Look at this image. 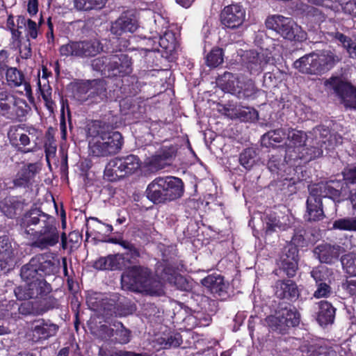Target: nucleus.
<instances>
[{"instance_id": "nucleus-1", "label": "nucleus", "mask_w": 356, "mask_h": 356, "mask_svg": "<svg viewBox=\"0 0 356 356\" xmlns=\"http://www.w3.org/2000/svg\"><path fill=\"white\" fill-rule=\"evenodd\" d=\"M20 225L26 234L33 236V248L43 250L56 245L59 241L55 218L39 209H31L25 213Z\"/></svg>"}, {"instance_id": "nucleus-2", "label": "nucleus", "mask_w": 356, "mask_h": 356, "mask_svg": "<svg viewBox=\"0 0 356 356\" xmlns=\"http://www.w3.org/2000/svg\"><path fill=\"white\" fill-rule=\"evenodd\" d=\"M121 282L124 286L135 291L155 296L163 293L161 280L154 277L151 270L143 266H134L129 268L122 274Z\"/></svg>"}, {"instance_id": "nucleus-3", "label": "nucleus", "mask_w": 356, "mask_h": 356, "mask_svg": "<svg viewBox=\"0 0 356 356\" xmlns=\"http://www.w3.org/2000/svg\"><path fill=\"white\" fill-rule=\"evenodd\" d=\"M184 194V183L175 177H159L145 190L147 198L155 204H165L180 198Z\"/></svg>"}, {"instance_id": "nucleus-4", "label": "nucleus", "mask_w": 356, "mask_h": 356, "mask_svg": "<svg viewBox=\"0 0 356 356\" xmlns=\"http://www.w3.org/2000/svg\"><path fill=\"white\" fill-rule=\"evenodd\" d=\"M219 81L225 90L238 99H254L259 91L254 81L243 74L225 72L219 79Z\"/></svg>"}, {"instance_id": "nucleus-5", "label": "nucleus", "mask_w": 356, "mask_h": 356, "mask_svg": "<svg viewBox=\"0 0 356 356\" xmlns=\"http://www.w3.org/2000/svg\"><path fill=\"white\" fill-rule=\"evenodd\" d=\"M123 138L118 131L105 133L97 131L89 143L90 153L94 156H107L118 153L122 148Z\"/></svg>"}, {"instance_id": "nucleus-6", "label": "nucleus", "mask_w": 356, "mask_h": 356, "mask_svg": "<svg viewBox=\"0 0 356 356\" xmlns=\"http://www.w3.org/2000/svg\"><path fill=\"white\" fill-rule=\"evenodd\" d=\"M334 56L330 51L321 55L314 53L306 54L293 63V67L301 73L318 74L332 68Z\"/></svg>"}, {"instance_id": "nucleus-7", "label": "nucleus", "mask_w": 356, "mask_h": 356, "mask_svg": "<svg viewBox=\"0 0 356 356\" xmlns=\"http://www.w3.org/2000/svg\"><path fill=\"white\" fill-rule=\"evenodd\" d=\"M266 26L289 40L301 41L305 39L306 33L301 27L291 18L282 15H272L266 20Z\"/></svg>"}, {"instance_id": "nucleus-8", "label": "nucleus", "mask_w": 356, "mask_h": 356, "mask_svg": "<svg viewBox=\"0 0 356 356\" xmlns=\"http://www.w3.org/2000/svg\"><path fill=\"white\" fill-rule=\"evenodd\" d=\"M103 50L101 42L97 39H88L79 41H70L59 49L62 56L89 58L98 54Z\"/></svg>"}, {"instance_id": "nucleus-9", "label": "nucleus", "mask_w": 356, "mask_h": 356, "mask_svg": "<svg viewBox=\"0 0 356 356\" xmlns=\"http://www.w3.org/2000/svg\"><path fill=\"white\" fill-rule=\"evenodd\" d=\"M26 101L7 91H0V116L10 120H21L27 113Z\"/></svg>"}, {"instance_id": "nucleus-10", "label": "nucleus", "mask_w": 356, "mask_h": 356, "mask_svg": "<svg viewBox=\"0 0 356 356\" xmlns=\"http://www.w3.org/2000/svg\"><path fill=\"white\" fill-rule=\"evenodd\" d=\"M241 61L243 66L250 74L259 75L273 62V56L267 49H261L260 51L251 49L243 53Z\"/></svg>"}, {"instance_id": "nucleus-11", "label": "nucleus", "mask_w": 356, "mask_h": 356, "mask_svg": "<svg viewBox=\"0 0 356 356\" xmlns=\"http://www.w3.org/2000/svg\"><path fill=\"white\" fill-rule=\"evenodd\" d=\"M37 129L33 127H25L24 125H13L9 128L8 138L10 144L18 150H22L31 145V141L35 145Z\"/></svg>"}, {"instance_id": "nucleus-12", "label": "nucleus", "mask_w": 356, "mask_h": 356, "mask_svg": "<svg viewBox=\"0 0 356 356\" xmlns=\"http://www.w3.org/2000/svg\"><path fill=\"white\" fill-rule=\"evenodd\" d=\"M298 250L297 247L292 244L285 246L277 259V264L280 271H283L289 277H293L298 269ZM275 273L279 275L278 270Z\"/></svg>"}, {"instance_id": "nucleus-13", "label": "nucleus", "mask_w": 356, "mask_h": 356, "mask_svg": "<svg viewBox=\"0 0 356 356\" xmlns=\"http://www.w3.org/2000/svg\"><path fill=\"white\" fill-rule=\"evenodd\" d=\"M275 330L280 332L285 330L286 327L297 326L300 323V314L294 307H282L276 312V315L268 318Z\"/></svg>"}, {"instance_id": "nucleus-14", "label": "nucleus", "mask_w": 356, "mask_h": 356, "mask_svg": "<svg viewBox=\"0 0 356 356\" xmlns=\"http://www.w3.org/2000/svg\"><path fill=\"white\" fill-rule=\"evenodd\" d=\"M138 28L136 12L128 10L123 12L121 15L112 23L111 32L113 35L120 36L125 33H134Z\"/></svg>"}, {"instance_id": "nucleus-15", "label": "nucleus", "mask_w": 356, "mask_h": 356, "mask_svg": "<svg viewBox=\"0 0 356 356\" xmlns=\"http://www.w3.org/2000/svg\"><path fill=\"white\" fill-rule=\"evenodd\" d=\"M245 17V9L238 4L225 6L220 13L221 23L229 29H236L243 23Z\"/></svg>"}, {"instance_id": "nucleus-16", "label": "nucleus", "mask_w": 356, "mask_h": 356, "mask_svg": "<svg viewBox=\"0 0 356 356\" xmlns=\"http://www.w3.org/2000/svg\"><path fill=\"white\" fill-rule=\"evenodd\" d=\"M106 65L108 76H124L131 72V61L126 54H113L108 56Z\"/></svg>"}, {"instance_id": "nucleus-17", "label": "nucleus", "mask_w": 356, "mask_h": 356, "mask_svg": "<svg viewBox=\"0 0 356 356\" xmlns=\"http://www.w3.org/2000/svg\"><path fill=\"white\" fill-rule=\"evenodd\" d=\"M283 148L279 152L272 153L267 163V168L272 173H275L281 177H284L285 179H289L295 183L296 181L295 177H289L287 176L292 170H295V169H291V167H288L284 161V159H283Z\"/></svg>"}, {"instance_id": "nucleus-18", "label": "nucleus", "mask_w": 356, "mask_h": 356, "mask_svg": "<svg viewBox=\"0 0 356 356\" xmlns=\"http://www.w3.org/2000/svg\"><path fill=\"white\" fill-rule=\"evenodd\" d=\"M14 249L8 236H0V270H10L14 264Z\"/></svg>"}, {"instance_id": "nucleus-19", "label": "nucleus", "mask_w": 356, "mask_h": 356, "mask_svg": "<svg viewBox=\"0 0 356 356\" xmlns=\"http://www.w3.org/2000/svg\"><path fill=\"white\" fill-rule=\"evenodd\" d=\"M335 95H338L346 106L354 108L356 101V88L350 82L343 81L335 76Z\"/></svg>"}, {"instance_id": "nucleus-20", "label": "nucleus", "mask_w": 356, "mask_h": 356, "mask_svg": "<svg viewBox=\"0 0 356 356\" xmlns=\"http://www.w3.org/2000/svg\"><path fill=\"white\" fill-rule=\"evenodd\" d=\"M58 327L49 321H45L43 319L39 320L32 329V340L38 341L42 339H47L56 334Z\"/></svg>"}, {"instance_id": "nucleus-21", "label": "nucleus", "mask_w": 356, "mask_h": 356, "mask_svg": "<svg viewBox=\"0 0 356 356\" xmlns=\"http://www.w3.org/2000/svg\"><path fill=\"white\" fill-rule=\"evenodd\" d=\"M201 283L209 291L216 296H221L227 293L228 284L220 275L213 274L202 280Z\"/></svg>"}, {"instance_id": "nucleus-22", "label": "nucleus", "mask_w": 356, "mask_h": 356, "mask_svg": "<svg viewBox=\"0 0 356 356\" xmlns=\"http://www.w3.org/2000/svg\"><path fill=\"white\" fill-rule=\"evenodd\" d=\"M175 155L173 147H163L157 151L149 161V165L158 170L170 165L172 156Z\"/></svg>"}, {"instance_id": "nucleus-23", "label": "nucleus", "mask_w": 356, "mask_h": 356, "mask_svg": "<svg viewBox=\"0 0 356 356\" xmlns=\"http://www.w3.org/2000/svg\"><path fill=\"white\" fill-rule=\"evenodd\" d=\"M275 296L280 299H296L299 296L297 285L290 280H279L275 284Z\"/></svg>"}, {"instance_id": "nucleus-24", "label": "nucleus", "mask_w": 356, "mask_h": 356, "mask_svg": "<svg viewBox=\"0 0 356 356\" xmlns=\"http://www.w3.org/2000/svg\"><path fill=\"white\" fill-rule=\"evenodd\" d=\"M348 200L356 213V190L350 191L347 183L335 179V202Z\"/></svg>"}, {"instance_id": "nucleus-25", "label": "nucleus", "mask_w": 356, "mask_h": 356, "mask_svg": "<svg viewBox=\"0 0 356 356\" xmlns=\"http://www.w3.org/2000/svg\"><path fill=\"white\" fill-rule=\"evenodd\" d=\"M333 184V181L310 184L308 186L309 197H313L316 200L320 201H321L322 197L332 199L334 195Z\"/></svg>"}, {"instance_id": "nucleus-26", "label": "nucleus", "mask_w": 356, "mask_h": 356, "mask_svg": "<svg viewBox=\"0 0 356 356\" xmlns=\"http://www.w3.org/2000/svg\"><path fill=\"white\" fill-rule=\"evenodd\" d=\"M54 305V299L48 298L35 302V304L32 305L31 309H28L27 308L29 307V303L22 304L19 307V311L23 314H33L35 315H42L47 311L52 309Z\"/></svg>"}, {"instance_id": "nucleus-27", "label": "nucleus", "mask_w": 356, "mask_h": 356, "mask_svg": "<svg viewBox=\"0 0 356 356\" xmlns=\"http://www.w3.org/2000/svg\"><path fill=\"white\" fill-rule=\"evenodd\" d=\"M113 326L115 329L102 325V330L106 332L108 337H114V340L117 343L120 344L129 343L131 338L130 331L126 329L120 322L115 323Z\"/></svg>"}, {"instance_id": "nucleus-28", "label": "nucleus", "mask_w": 356, "mask_h": 356, "mask_svg": "<svg viewBox=\"0 0 356 356\" xmlns=\"http://www.w3.org/2000/svg\"><path fill=\"white\" fill-rule=\"evenodd\" d=\"M124 177L133 175L140 168L139 158L134 154L115 158Z\"/></svg>"}, {"instance_id": "nucleus-29", "label": "nucleus", "mask_w": 356, "mask_h": 356, "mask_svg": "<svg viewBox=\"0 0 356 356\" xmlns=\"http://www.w3.org/2000/svg\"><path fill=\"white\" fill-rule=\"evenodd\" d=\"M6 80L11 87L23 86L26 95L31 94V87L26 81L24 74L16 67H10L6 71Z\"/></svg>"}, {"instance_id": "nucleus-30", "label": "nucleus", "mask_w": 356, "mask_h": 356, "mask_svg": "<svg viewBox=\"0 0 356 356\" xmlns=\"http://www.w3.org/2000/svg\"><path fill=\"white\" fill-rule=\"evenodd\" d=\"M38 260L40 277L44 275H54L58 270L59 261L49 259V256L44 254H40L35 256Z\"/></svg>"}, {"instance_id": "nucleus-31", "label": "nucleus", "mask_w": 356, "mask_h": 356, "mask_svg": "<svg viewBox=\"0 0 356 356\" xmlns=\"http://www.w3.org/2000/svg\"><path fill=\"white\" fill-rule=\"evenodd\" d=\"M286 138V148H289V155L291 156L293 148H298V150L305 145L307 135L301 131L288 129Z\"/></svg>"}, {"instance_id": "nucleus-32", "label": "nucleus", "mask_w": 356, "mask_h": 356, "mask_svg": "<svg viewBox=\"0 0 356 356\" xmlns=\"http://www.w3.org/2000/svg\"><path fill=\"white\" fill-rule=\"evenodd\" d=\"M89 100L91 102H100L106 98V83L102 79L90 81Z\"/></svg>"}, {"instance_id": "nucleus-33", "label": "nucleus", "mask_w": 356, "mask_h": 356, "mask_svg": "<svg viewBox=\"0 0 356 356\" xmlns=\"http://www.w3.org/2000/svg\"><path fill=\"white\" fill-rule=\"evenodd\" d=\"M323 217L322 202L316 200L313 197H308L307 200V213L305 215V220L308 221H317L323 219Z\"/></svg>"}, {"instance_id": "nucleus-34", "label": "nucleus", "mask_w": 356, "mask_h": 356, "mask_svg": "<svg viewBox=\"0 0 356 356\" xmlns=\"http://www.w3.org/2000/svg\"><path fill=\"white\" fill-rule=\"evenodd\" d=\"M26 282L31 298H38L40 296L47 295L51 290L50 284L42 278H36L33 281Z\"/></svg>"}, {"instance_id": "nucleus-35", "label": "nucleus", "mask_w": 356, "mask_h": 356, "mask_svg": "<svg viewBox=\"0 0 356 356\" xmlns=\"http://www.w3.org/2000/svg\"><path fill=\"white\" fill-rule=\"evenodd\" d=\"M317 320L321 325L332 324L334 321V307L331 302L322 300L319 302Z\"/></svg>"}, {"instance_id": "nucleus-36", "label": "nucleus", "mask_w": 356, "mask_h": 356, "mask_svg": "<svg viewBox=\"0 0 356 356\" xmlns=\"http://www.w3.org/2000/svg\"><path fill=\"white\" fill-rule=\"evenodd\" d=\"M38 260L33 257L28 264L21 268L20 275L26 282H31L40 277Z\"/></svg>"}, {"instance_id": "nucleus-37", "label": "nucleus", "mask_w": 356, "mask_h": 356, "mask_svg": "<svg viewBox=\"0 0 356 356\" xmlns=\"http://www.w3.org/2000/svg\"><path fill=\"white\" fill-rule=\"evenodd\" d=\"M22 207V203L13 197L6 198L0 204L1 211L10 218H13L18 211H21Z\"/></svg>"}, {"instance_id": "nucleus-38", "label": "nucleus", "mask_w": 356, "mask_h": 356, "mask_svg": "<svg viewBox=\"0 0 356 356\" xmlns=\"http://www.w3.org/2000/svg\"><path fill=\"white\" fill-rule=\"evenodd\" d=\"M104 177L108 181H117L124 178L115 158L111 159L106 165Z\"/></svg>"}, {"instance_id": "nucleus-39", "label": "nucleus", "mask_w": 356, "mask_h": 356, "mask_svg": "<svg viewBox=\"0 0 356 356\" xmlns=\"http://www.w3.org/2000/svg\"><path fill=\"white\" fill-rule=\"evenodd\" d=\"M38 167L35 163H29L24 166L17 173V179L15 181V185L22 186L27 184L37 172Z\"/></svg>"}, {"instance_id": "nucleus-40", "label": "nucleus", "mask_w": 356, "mask_h": 356, "mask_svg": "<svg viewBox=\"0 0 356 356\" xmlns=\"http://www.w3.org/2000/svg\"><path fill=\"white\" fill-rule=\"evenodd\" d=\"M258 160L257 151L254 148L244 149L239 156V162L247 170H250Z\"/></svg>"}, {"instance_id": "nucleus-41", "label": "nucleus", "mask_w": 356, "mask_h": 356, "mask_svg": "<svg viewBox=\"0 0 356 356\" xmlns=\"http://www.w3.org/2000/svg\"><path fill=\"white\" fill-rule=\"evenodd\" d=\"M293 151L291 156L289 155V148H285L283 149V152H284V161L287 164L288 167H291V169H293V167H296L298 168L301 163H303L304 156L302 154V151L301 149L297 150L298 148H293Z\"/></svg>"}, {"instance_id": "nucleus-42", "label": "nucleus", "mask_w": 356, "mask_h": 356, "mask_svg": "<svg viewBox=\"0 0 356 356\" xmlns=\"http://www.w3.org/2000/svg\"><path fill=\"white\" fill-rule=\"evenodd\" d=\"M341 264L343 270L350 277L356 275V254L348 253L341 257Z\"/></svg>"}, {"instance_id": "nucleus-43", "label": "nucleus", "mask_w": 356, "mask_h": 356, "mask_svg": "<svg viewBox=\"0 0 356 356\" xmlns=\"http://www.w3.org/2000/svg\"><path fill=\"white\" fill-rule=\"evenodd\" d=\"M107 0H74L75 8L79 10H90L102 8Z\"/></svg>"}, {"instance_id": "nucleus-44", "label": "nucleus", "mask_w": 356, "mask_h": 356, "mask_svg": "<svg viewBox=\"0 0 356 356\" xmlns=\"http://www.w3.org/2000/svg\"><path fill=\"white\" fill-rule=\"evenodd\" d=\"M111 270L128 269L129 260L126 259L123 254H116L108 255Z\"/></svg>"}, {"instance_id": "nucleus-45", "label": "nucleus", "mask_w": 356, "mask_h": 356, "mask_svg": "<svg viewBox=\"0 0 356 356\" xmlns=\"http://www.w3.org/2000/svg\"><path fill=\"white\" fill-rule=\"evenodd\" d=\"M300 350L302 353H306L308 356H328L327 348L318 344L303 343L300 346Z\"/></svg>"}, {"instance_id": "nucleus-46", "label": "nucleus", "mask_w": 356, "mask_h": 356, "mask_svg": "<svg viewBox=\"0 0 356 356\" xmlns=\"http://www.w3.org/2000/svg\"><path fill=\"white\" fill-rule=\"evenodd\" d=\"M223 62L222 49L219 47L213 48L207 54L206 63L211 67H216Z\"/></svg>"}, {"instance_id": "nucleus-47", "label": "nucleus", "mask_w": 356, "mask_h": 356, "mask_svg": "<svg viewBox=\"0 0 356 356\" xmlns=\"http://www.w3.org/2000/svg\"><path fill=\"white\" fill-rule=\"evenodd\" d=\"M335 40H338L340 44L346 49L350 57L356 56V44H354L350 37L339 32H336Z\"/></svg>"}, {"instance_id": "nucleus-48", "label": "nucleus", "mask_w": 356, "mask_h": 356, "mask_svg": "<svg viewBox=\"0 0 356 356\" xmlns=\"http://www.w3.org/2000/svg\"><path fill=\"white\" fill-rule=\"evenodd\" d=\"M314 254L322 263H330L332 260V250L330 245L325 244L317 246L314 249Z\"/></svg>"}, {"instance_id": "nucleus-49", "label": "nucleus", "mask_w": 356, "mask_h": 356, "mask_svg": "<svg viewBox=\"0 0 356 356\" xmlns=\"http://www.w3.org/2000/svg\"><path fill=\"white\" fill-rule=\"evenodd\" d=\"M102 315L105 318H109L118 314L117 303L114 299H104L101 303Z\"/></svg>"}, {"instance_id": "nucleus-50", "label": "nucleus", "mask_w": 356, "mask_h": 356, "mask_svg": "<svg viewBox=\"0 0 356 356\" xmlns=\"http://www.w3.org/2000/svg\"><path fill=\"white\" fill-rule=\"evenodd\" d=\"M159 343L165 349L179 347L182 343V338L180 334L175 333L166 338L162 337L159 339Z\"/></svg>"}, {"instance_id": "nucleus-51", "label": "nucleus", "mask_w": 356, "mask_h": 356, "mask_svg": "<svg viewBox=\"0 0 356 356\" xmlns=\"http://www.w3.org/2000/svg\"><path fill=\"white\" fill-rule=\"evenodd\" d=\"M286 134L287 133L283 129L270 130L263 135L262 140L264 142L268 140L269 144H271V142L280 143Z\"/></svg>"}, {"instance_id": "nucleus-52", "label": "nucleus", "mask_w": 356, "mask_h": 356, "mask_svg": "<svg viewBox=\"0 0 356 356\" xmlns=\"http://www.w3.org/2000/svg\"><path fill=\"white\" fill-rule=\"evenodd\" d=\"M90 81L77 84L74 95L76 99L81 102L89 100Z\"/></svg>"}, {"instance_id": "nucleus-53", "label": "nucleus", "mask_w": 356, "mask_h": 356, "mask_svg": "<svg viewBox=\"0 0 356 356\" xmlns=\"http://www.w3.org/2000/svg\"><path fill=\"white\" fill-rule=\"evenodd\" d=\"M237 118L242 121H254L258 119V112L253 108L245 107L236 113Z\"/></svg>"}, {"instance_id": "nucleus-54", "label": "nucleus", "mask_w": 356, "mask_h": 356, "mask_svg": "<svg viewBox=\"0 0 356 356\" xmlns=\"http://www.w3.org/2000/svg\"><path fill=\"white\" fill-rule=\"evenodd\" d=\"M280 222V215L276 213L268 214L266 219V230L268 233H271L279 229V225Z\"/></svg>"}, {"instance_id": "nucleus-55", "label": "nucleus", "mask_w": 356, "mask_h": 356, "mask_svg": "<svg viewBox=\"0 0 356 356\" xmlns=\"http://www.w3.org/2000/svg\"><path fill=\"white\" fill-rule=\"evenodd\" d=\"M335 229L356 231V218H344L335 220Z\"/></svg>"}, {"instance_id": "nucleus-56", "label": "nucleus", "mask_w": 356, "mask_h": 356, "mask_svg": "<svg viewBox=\"0 0 356 356\" xmlns=\"http://www.w3.org/2000/svg\"><path fill=\"white\" fill-rule=\"evenodd\" d=\"M301 151H302V154L304 156V158H303L304 163H307L309 161L319 156L322 153V151L317 147L309 148V147H305V145H304L301 148Z\"/></svg>"}, {"instance_id": "nucleus-57", "label": "nucleus", "mask_w": 356, "mask_h": 356, "mask_svg": "<svg viewBox=\"0 0 356 356\" xmlns=\"http://www.w3.org/2000/svg\"><path fill=\"white\" fill-rule=\"evenodd\" d=\"M114 243L119 244L124 249L127 250L133 258L138 257L140 255L138 250L130 242L122 239H112Z\"/></svg>"}, {"instance_id": "nucleus-58", "label": "nucleus", "mask_w": 356, "mask_h": 356, "mask_svg": "<svg viewBox=\"0 0 356 356\" xmlns=\"http://www.w3.org/2000/svg\"><path fill=\"white\" fill-rule=\"evenodd\" d=\"M108 60V56L99 57L92 60L91 63L92 69L96 71H106Z\"/></svg>"}, {"instance_id": "nucleus-59", "label": "nucleus", "mask_w": 356, "mask_h": 356, "mask_svg": "<svg viewBox=\"0 0 356 356\" xmlns=\"http://www.w3.org/2000/svg\"><path fill=\"white\" fill-rule=\"evenodd\" d=\"M342 174L343 177V182L356 184V166L345 168Z\"/></svg>"}, {"instance_id": "nucleus-60", "label": "nucleus", "mask_w": 356, "mask_h": 356, "mask_svg": "<svg viewBox=\"0 0 356 356\" xmlns=\"http://www.w3.org/2000/svg\"><path fill=\"white\" fill-rule=\"evenodd\" d=\"M341 10L346 14L356 17V0H348L341 3Z\"/></svg>"}, {"instance_id": "nucleus-61", "label": "nucleus", "mask_w": 356, "mask_h": 356, "mask_svg": "<svg viewBox=\"0 0 356 356\" xmlns=\"http://www.w3.org/2000/svg\"><path fill=\"white\" fill-rule=\"evenodd\" d=\"M305 233L306 232L303 229H298L295 230V232L291 238V241L294 246H304L305 243Z\"/></svg>"}, {"instance_id": "nucleus-62", "label": "nucleus", "mask_w": 356, "mask_h": 356, "mask_svg": "<svg viewBox=\"0 0 356 356\" xmlns=\"http://www.w3.org/2000/svg\"><path fill=\"white\" fill-rule=\"evenodd\" d=\"M175 268L169 264L165 265L161 273V279L171 282L175 275Z\"/></svg>"}, {"instance_id": "nucleus-63", "label": "nucleus", "mask_w": 356, "mask_h": 356, "mask_svg": "<svg viewBox=\"0 0 356 356\" xmlns=\"http://www.w3.org/2000/svg\"><path fill=\"white\" fill-rule=\"evenodd\" d=\"M93 268L98 270H111L108 255L107 257H100L93 264Z\"/></svg>"}, {"instance_id": "nucleus-64", "label": "nucleus", "mask_w": 356, "mask_h": 356, "mask_svg": "<svg viewBox=\"0 0 356 356\" xmlns=\"http://www.w3.org/2000/svg\"><path fill=\"white\" fill-rule=\"evenodd\" d=\"M354 279L346 280V282L342 284V288L346 290L350 296H356V275Z\"/></svg>"}]
</instances>
